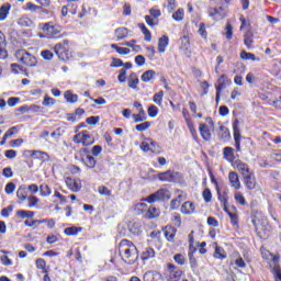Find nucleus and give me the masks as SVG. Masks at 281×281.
<instances>
[{"label":"nucleus","instance_id":"obj_46","mask_svg":"<svg viewBox=\"0 0 281 281\" xmlns=\"http://www.w3.org/2000/svg\"><path fill=\"white\" fill-rule=\"evenodd\" d=\"M155 104H158V106H161V102H164V90H160L156 94H154L153 98Z\"/></svg>","mask_w":281,"mask_h":281},{"label":"nucleus","instance_id":"obj_48","mask_svg":"<svg viewBox=\"0 0 281 281\" xmlns=\"http://www.w3.org/2000/svg\"><path fill=\"white\" fill-rule=\"evenodd\" d=\"M235 201L239 203V205H247V200H245V195L240 192H235Z\"/></svg>","mask_w":281,"mask_h":281},{"label":"nucleus","instance_id":"obj_13","mask_svg":"<svg viewBox=\"0 0 281 281\" xmlns=\"http://www.w3.org/2000/svg\"><path fill=\"white\" fill-rule=\"evenodd\" d=\"M194 210H195L194 203L190 201L184 202L180 207V212L188 216H190L191 214H194Z\"/></svg>","mask_w":281,"mask_h":281},{"label":"nucleus","instance_id":"obj_47","mask_svg":"<svg viewBox=\"0 0 281 281\" xmlns=\"http://www.w3.org/2000/svg\"><path fill=\"white\" fill-rule=\"evenodd\" d=\"M188 256H189L191 269H196L199 267V263L196 261V258H194V251L192 250L189 251Z\"/></svg>","mask_w":281,"mask_h":281},{"label":"nucleus","instance_id":"obj_14","mask_svg":"<svg viewBox=\"0 0 281 281\" xmlns=\"http://www.w3.org/2000/svg\"><path fill=\"white\" fill-rule=\"evenodd\" d=\"M199 128H200L201 137L205 142H210V139H212V132L210 131V127L206 124H200Z\"/></svg>","mask_w":281,"mask_h":281},{"label":"nucleus","instance_id":"obj_44","mask_svg":"<svg viewBox=\"0 0 281 281\" xmlns=\"http://www.w3.org/2000/svg\"><path fill=\"white\" fill-rule=\"evenodd\" d=\"M180 47L184 52H188V49H190V37L188 35H184L183 37H181V45H180Z\"/></svg>","mask_w":281,"mask_h":281},{"label":"nucleus","instance_id":"obj_15","mask_svg":"<svg viewBox=\"0 0 281 281\" xmlns=\"http://www.w3.org/2000/svg\"><path fill=\"white\" fill-rule=\"evenodd\" d=\"M244 183L248 190H256V176L250 173L244 177Z\"/></svg>","mask_w":281,"mask_h":281},{"label":"nucleus","instance_id":"obj_56","mask_svg":"<svg viewBox=\"0 0 281 281\" xmlns=\"http://www.w3.org/2000/svg\"><path fill=\"white\" fill-rule=\"evenodd\" d=\"M202 196L205 203H212V191L210 189H205L202 193Z\"/></svg>","mask_w":281,"mask_h":281},{"label":"nucleus","instance_id":"obj_60","mask_svg":"<svg viewBox=\"0 0 281 281\" xmlns=\"http://www.w3.org/2000/svg\"><path fill=\"white\" fill-rule=\"evenodd\" d=\"M26 200L29 201V207H35V205H38L40 200L34 195L27 196Z\"/></svg>","mask_w":281,"mask_h":281},{"label":"nucleus","instance_id":"obj_43","mask_svg":"<svg viewBox=\"0 0 281 281\" xmlns=\"http://www.w3.org/2000/svg\"><path fill=\"white\" fill-rule=\"evenodd\" d=\"M234 140L240 142V130L238 128V120L233 123Z\"/></svg>","mask_w":281,"mask_h":281},{"label":"nucleus","instance_id":"obj_8","mask_svg":"<svg viewBox=\"0 0 281 281\" xmlns=\"http://www.w3.org/2000/svg\"><path fill=\"white\" fill-rule=\"evenodd\" d=\"M168 271H169V276H168V281H179L181 280V270H179V268H177V266L169 263L168 265Z\"/></svg>","mask_w":281,"mask_h":281},{"label":"nucleus","instance_id":"obj_2","mask_svg":"<svg viewBox=\"0 0 281 281\" xmlns=\"http://www.w3.org/2000/svg\"><path fill=\"white\" fill-rule=\"evenodd\" d=\"M15 58L19 63L25 65V67H36V65H38V59L36 56L32 55L25 49H18L15 52Z\"/></svg>","mask_w":281,"mask_h":281},{"label":"nucleus","instance_id":"obj_11","mask_svg":"<svg viewBox=\"0 0 281 281\" xmlns=\"http://www.w3.org/2000/svg\"><path fill=\"white\" fill-rule=\"evenodd\" d=\"M228 181L232 186V188H235V190H240V178H238V173L236 171H231L228 173Z\"/></svg>","mask_w":281,"mask_h":281},{"label":"nucleus","instance_id":"obj_6","mask_svg":"<svg viewBox=\"0 0 281 281\" xmlns=\"http://www.w3.org/2000/svg\"><path fill=\"white\" fill-rule=\"evenodd\" d=\"M42 30L44 34H46V38H54V36L60 34L61 31L60 26L54 25L52 22L45 23Z\"/></svg>","mask_w":281,"mask_h":281},{"label":"nucleus","instance_id":"obj_58","mask_svg":"<svg viewBox=\"0 0 281 281\" xmlns=\"http://www.w3.org/2000/svg\"><path fill=\"white\" fill-rule=\"evenodd\" d=\"M173 260L175 262H177V265H181V266L186 265V257L181 254H176L173 256Z\"/></svg>","mask_w":281,"mask_h":281},{"label":"nucleus","instance_id":"obj_28","mask_svg":"<svg viewBox=\"0 0 281 281\" xmlns=\"http://www.w3.org/2000/svg\"><path fill=\"white\" fill-rule=\"evenodd\" d=\"M142 260H150V258H155V249L151 247H147L140 255Z\"/></svg>","mask_w":281,"mask_h":281},{"label":"nucleus","instance_id":"obj_10","mask_svg":"<svg viewBox=\"0 0 281 281\" xmlns=\"http://www.w3.org/2000/svg\"><path fill=\"white\" fill-rule=\"evenodd\" d=\"M66 184L71 192H80V190H82V182L80 179H68L66 180Z\"/></svg>","mask_w":281,"mask_h":281},{"label":"nucleus","instance_id":"obj_36","mask_svg":"<svg viewBox=\"0 0 281 281\" xmlns=\"http://www.w3.org/2000/svg\"><path fill=\"white\" fill-rule=\"evenodd\" d=\"M19 218H34V211L20 210L16 212Z\"/></svg>","mask_w":281,"mask_h":281},{"label":"nucleus","instance_id":"obj_35","mask_svg":"<svg viewBox=\"0 0 281 281\" xmlns=\"http://www.w3.org/2000/svg\"><path fill=\"white\" fill-rule=\"evenodd\" d=\"M223 155H224V159H226V161H234V148L225 147Z\"/></svg>","mask_w":281,"mask_h":281},{"label":"nucleus","instance_id":"obj_9","mask_svg":"<svg viewBox=\"0 0 281 281\" xmlns=\"http://www.w3.org/2000/svg\"><path fill=\"white\" fill-rule=\"evenodd\" d=\"M209 16L214 19V21H222V19H225L226 13L223 8H210L209 9Z\"/></svg>","mask_w":281,"mask_h":281},{"label":"nucleus","instance_id":"obj_52","mask_svg":"<svg viewBox=\"0 0 281 281\" xmlns=\"http://www.w3.org/2000/svg\"><path fill=\"white\" fill-rule=\"evenodd\" d=\"M98 192L99 194H101L102 196H112V192L111 190H109V188L104 187V186H100L98 188Z\"/></svg>","mask_w":281,"mask_h":281},{"label":"nucleus","instance_id":"obj_16","mask_svg":"<svg viewBox=\"0 0 281 281\" xmlns=\"http://www.w3.org/2000/svg\"><path fill=\"white\" fill-rule=\"evenodd\" d=\"M244 45H246L247 49H254V32L247 31L244 35Z\"/></svg>","mask_w":281,"mask_h":281},{"label":"nucleus","instance_id":"obj_63","mask_svg":"<svg viewBox=\"0 0 281 281\" xmlns=\"http://www.w3.org/2000/svg\"><path fill=\"white\" fill-rule=\"evenodd\" d=\"M172 19H175V21H183V9H178V10L172 14Z\"/></svg>","mask_w":281,"mask_h":281},{"label":"nucleus","instance_id":"obj_42","mask_svg":"<svg viewBox=\"0 0 281 281\" xmlns=\"http://www.w3.org/2000/svg\"><path fill=\"white\" fill-rule=\"evenodd\" d=\"M128 232H131V234H139V223L137 222H130L128 225Z\"/></svg>","mask_w":281,"mask_h":281},{"label":"nucleus","instance_id":"obj_24","mask_svg":"<svg viewBox=\"0 0 281 281\" xmlns=\"http://www.w3.org/2000/svg\"><path fill=\"white\" fill-rule=\"evenodd\" d=\"M159 214H160L159 209L150 205L148 207L147 212L145 213V217L146 218H157V217H159Z\"/></svg>","mask_w":281,"mask_h":281},{"label":"nucleus","instance_id":"obj_55","mask_svg":"<svg viewBox=\"0 0 281 281\" xmlns=\"http://www.w3.org/2000/svg\"><path fill=\"white\" fill-rule=\"evenodd\" d=\"M42 104L43 106H54V104H56V99L45 95Z\"/></svg>","mask_w":281,"mask_h":281},{"label":"nucleus","instance_id":"obj_32","mask_svg":"<svg viewBox=\"0 0 281 281\" xmlns=\"http://www.w3.org/2000/svg\"><path fill=\"white\" fill-rule=\"evenodd\" d=\"M175 236H177V228H169L165 231V237L168 243H175Z\"/></svg>","mask_w":281,"mask_h":281},{"label":"nucleus","instance_id":"obj_29","mask_svg":"<svg viewBox=\"0 0 281 281\" xmlns=\"http://www.w3.org/2000/svg\"><path fill=\"white\" fill-rule=\"evenodd\" d=\"M64 98L65 100L69 103V104H74L76 102H78V94H74L71 92V90H67L65 93H64Z\"/></svg>","mask_w":281,"mask_h":281},{"label":"nucleus","instance_id":"obj_26","mask_svg":"<svg viewBox=\"0 0 281 281\" xmlns=\"http://www.w3.org/2000/svg\"><path fill=\"white\" fill-rule=\"evenodd\" d=\"M82 162L87 168L93 169L95 168L97 160L93 156L87 155L85 158H82Z\"/></svg>","mask_w":281,"mask_h":281},{"label":"nucleus","instance_id":"obj_5","mask_svg":"<svg viewBox=\"0 0 281 281\" xmlns=\"http://www.w3.org/2000/svg\"><path fill=\"white\" fill-rule=\"evenodd\" d=\"M159 181H166L168 183H177L181 179V173L172 170L158 173Z\"/></svg>","mask_w":281,"mask_h":281},{"label":"nucleus","instance_id":"obj_37","mask_svg":"<svg viewBox=\"0 0 281 281\" xmlns=\"http://www.w3.org/2000/svg\"><path fill=\"white\" fill-rule=\"evenodd\" d=\"M214 258H217L220 260H225V258H227V255H225V249L216 246L215 251H214Z\"/></svg>","mask_w":281,"mask_h":281},{"label":"nucleus","instance_id":"obj_38","mask_svg":"<svg viewBox=\"0 0 281 281\" xmlns=\"http://www.w3.org/2000/svg\"><path fill=\"white\" fill-rule=\"evenodd\" d=\"M78 232H82L81 227H76V226H71V227H67L65 228L64 233L66 234V236H76L78 235Z\"/></svg>","mask_w":281,"mask_h":281},{"label":"nucleus","instance_id":"obj_45","mask_svg":"<svg viewBox=\"0 0 281 281\" xmlns=\"http://www.w3.org/2000/svg\"><path fill=\"white\" fill-rule=\"evenodd\" d=\"M40 193H41V196H49V194H52V189L47 184H41Z\"/></svg>","mask_w":281,"mask_h":281},{"label":"nucleus","instance_id":"obj_7","mask_svg":"<svg viewBox=\"0 0 281 281\" xmlns=\"http://www.w3.org/2000/svg\"><path fill=\"white\" fill-rule=\"evenodd\" d=\"M235 168L238 170L239 173H241L243 179H245V177H248L249 175L254 173V171H251V169H249V165H247L243 160H236Z\"/></svg>","mask_w":281,"mask_h":281},{"label":"nucleus","instance_id":"obj_49","mask_svg":"<svg viewBox=\"0 0 281 281\" xmlns=\"http://www.w3.org/2000/svg\"><path fill=\"white\" fill-rule=\"evenodd\" d=\"M19 25H22L23 27H31L32 25V19L27 18V16H22L19 20Z\"/></svg>","mask_w":281,"mask_h":281},{"label":"nucleus","instance_id":"obj_54","mask_svg":"<svg viewBox=\"0 0 281 281\" xmlns=\"http://www.w3.org/2000/svg\"><path fill=\"white\" fill-rule=\"evenodd\" d=\"M135 128L138 131V133L148 131V128H150V122H144V123L137 124Z\"/></svg>","mask_w":281,"mask_h":281},{"label":"nucleus","instance_id":"obj_19","mask_svg":"<svg viewBox=\"0 0 281 281\" xmlns=\"http://www.w3.org/2000/svg\"><path fill=\"white\" fill-rule=\"evenodd\" d=\"M12 5L10 3H4L0 8V21H5L8 19V14H10Z\"/></svg>","mask_w":281,"mask_h":281},{"label":"nucleus","instance_id":"obj_53","mask_svg":"<svg viewBox=\"0 0 281 281\" xmlns=\"http://www.w3.org/2000/svg\"><path fill=\"white\" fill-rule=\"evenodd\" d=\"M147 113L149 117H157L159 113V108H157L156 105H150L147 110Z\"/></svg>","mask_w":281,"mask_h":281},{"label":"nucleus","instance_id":"obj_40","mask_svg":"<svg viewBox=\"0 0 281 281\" xmlns=\"http://www.w3.org/2000/svg\"><path fill=\"white\" fill-rule=\"evenodd\" d=\"M138 26L140 27V30L145 36V41H147V43H150V41L153 40V35L150 34V31L147 30L145 24H138Z\"/></svg>","mask_w":281,"mask_h":281},{"label":"nucleus","instance_id":"obj_1","mask_svg":"<svg viewBox=\"0 0 281 281\" xmlns=\"http://www.w3.org/2000/svg\"><path fill=\"white\" fill-rule=\"evenodd\" d=\"M119 254L121 260L126 265H135L139 258V251L137 250V246L133 244V241L128 239H122L119 244Z\"/></svg>","mask_w":281,"mask_h":281},{"label":"nucleus","instance_id":"obj_62","mask_svg":"<svg viewBox=\"0 0 281 281\" xmlns=\"http://www.w3.org/2000/svg\"><path fill=\"white\" fill-rule=\"evenodd\" d=\"M14 211V206L9 205L8 207H4L1 210V216H3V218H8V216H10V212Z\"/></svg>","mask_w":281,"mask_h":281},{"label":"nucleus","instance_id":"obj_64","mask_svg":"<svg viewBox=\"0 0 281 281\" xmlns=\"http://www.w3.org/2000/svg\"><path fill=\"white\" fill-rule=\"evenodd\" d=\"M117 80L119 82H126V69L122 68L119 70Z\"/></svg>","mask_w":281,"mask_h":281},{"label":"nucleus","instance_id":"obj_4","mask_svg":"<svg viewBox=\"0 0 281 281\" xmlns=\"http://www.w3.org/2000/svg\"><path fill=\"white\" fill-rule=\"evenodd\" d=\"M171 196L172 195L168 189H159L147 198V202L155 203L156 201H166V199L169 200Z\"/></svg>","mask_w":281,"mask_h":281},{"label":"nucleus","instance_id":"obj_20","mask_svg":"<svg viewBox=\"0 0 281 281\" xmlns=\"http://www.w3.org/2000/svg\"><path fill=\"white\" fill-rule=\"evenodd\" d=\"M32 156L35 157V159H40L41 161H49V154L41 150H32Z\"/></svg>","mask_w":281,"mask_h":281},{"label":"nucleus","instance_id":"obj_33","mask_svg":"<svg viewBox=\"0 0 281 281\" xmlns=\"http://www.w3.org/2000/svg\"><path fill=\"white\" fill-rule=\"evenodd\" d=\"M217 196L218 201L222 203L224 212H227V193H221V191L217 189Z\"/></svg>","mask_w":281,"mask_h":281},{"label":"nucleus","instance_id":"obj_39","mask_svg":"<svg viewBox=\"0 0 281 281\" xmlns=\"http://www.w3.org/2000/svg\"><path fill=\"white\" fill-rule=\"evenodd\" d=\"M111 48L115 49L117 52V54H121L122 56H126V55L131 54L130 48L120 47V46H117V44H111Z\"/></svg>","mask_w":281,"mask_h":281},{"label":"nucleus","instance_id":"obj_3","mask_svg":"<svg viewBox=\"0 0 281 281\" xmlns=\"http://www.w3.org/2000/svg\"><path fill=\"white\" fill-rule=\"evenodd\" d=\"M66 45H69L67 40L64 43L56 44L54 47V52L60 60H69V48Z\"/></svg>","mask_w":281,"mask_h":281},{"label":"nucleus","instance_id":"obj_50","mask_svg":"<svg viewBox=\"0 0 281 281\" xmlns=\"http://www.w3.org/2000/svg\"><path fill=\"white\" fill-rule=\"evenodd\" d=\"M234 27L229 22H227L226 27H225V36L228 41H232V36H234L233 32Z\"/></svg>","mask_w":281,"mask_h":281},{"label":"nucleus","instance_id":"obj_57","mask_svg":"<svg viewBox=\"0 0 281 281\" xmlns=\"http://www.w3.org/2000/svg\"><path fill=\"white\" fill-rule=\"evenodd\" d=\"M35 265L37 269H42L43 273H47V270H45V267L47 266V263L45 262V259H37L35 261Z\"/></svg>","mask_w":281,"mask_h":281},{"label":"nucleus","instance_id":"obj_59","mask_svg":"<svg viewBox=\"0 0 281 281\" xmlns=\"http://www.w3.org/2000/svg\"><path fill=\"white\" fill-rule=\"evenodd\" d=\"M271 273H273L276 281H281V270L279 266H274L271 270Z\"/></svg>","mask_w":281,"mask_h":281},{"label":"nucleus","instance_id":"obj_22","mask_svg":"<svg viewBox=\"0 0 281 281\" xmlns=\"http://www.w3.org/2000/svg\"><path fill=\"white\" fill-rule=\"evenodd\" d=\"M82 137V146H92V144H95V138L89 135L88 131H83Z\"/></svg>","mask_w":281,"mask_h":281},{"label":"nucleus","instance_id":"obj_21","mask_svg":"<svg viewBox=\"0 0 281 281\" xmlns=\"http://www.w3.org/2000/svg\"><path fill=\"white\" fill-rule=\"evenodd\" d=\"M161 276V273L157 271H147L143 276V281H156Z\"/></svg>","mask_w":281,"mask_h":281},{"label":"nucleus","instance_id":"obj_27","mask_svg":"<svg viewBox=\"0 0 281 281\" xmlns=\"http://www.w3.org/2000/svg\"><path fill=\"white\" fill-rule=\"evenodd\" d=\"M218 137H220V139H223L224 142H227V139H231L232 134L229 133V128L222 125L220 127Z\"/></svg>","mask_w":281,"mask_h":281},{"label":"nucleus","instance_id":"obj_23","mask_svg":"<svg viewBox=\"0 0 281 281\" xmlns=\"http://www.w3.org/2000/svg\"><path fill=\"white\" fill-rule=\"evenodd\" d=\"M114 36H116L117 41H122L128 36V29L119 27L114 31Z\"/></svg>","mask_w":281,"mask_h":281},{"label":"nucleus","instance_id":"obj_17","mask_svg":"<svg viewBox=\"0 0 281 281\" xmlns=\"http://www.w3.org/2000/svg\"><path fill=\"white\" fill-rule=\"evenodd\" d=\"M170 42V40L168 38V35H162L159 40H158V52L160 54H164V52H166V48L168 47V43Z\"/></svg>","mask_w":281,"mask_h":281},{"label":"nucleus","instance_id":"obj_18","mask_svg":"<svg viewBox=\"0 0 281 281\" xmlns=\"http://www.w3.org/2000/svg\"><path fill=\"white\" fill-rule=\"evenodd\" d=\"M139 85V77L135 72H132L127 79V86L130 89H137V86Z\"/></svg>","mask_w":281,"mask_h":281},{"label":"nucleus","instance_id":"obj_41","mask_svg":"<svg viewBox=\"0 0 281 281\" xmlns=\"http://www.w3.org/2000/svg\"><path fill=\"white\" fill-rule=\"evenodd\" d=\"M147 142H149L150 144L151 153H154L155 155H159V153H161V148L155 140H153L151 138H147Z\"/></svg>","mask_w":281,"mask_h":281},{"label":"nucleus","instance_id":"obj_25","mask_svg":"<svg viewBox=\"0 0 281 281\" xmlns=\"http://www.w3.org/2000/svg\"><path fill=\"white\" fill-rule=\"evenodd\" d=\"M227 76L222 75L218 79H217V85L215 86L216 91H223V89H225L227 87Z\"/></svg>","mask_w":281,"mask_h":281},{"label":"nucleus","instance_id":"obj_61","mask_svg":"<svg viewBox=\"0 0 281 281\" xmlns=\"http://www.w3.org/2000/svg\"><path fill=\"white\" fill-rule=\"evenodd\" d=\"M14 190H16V184H14L13 182L7 183V186L4 188L5 194H12L14 192Z\"/></svg>","mask_w":281,"mask_h":281},{"label":"nucleus","instance_id":"obj_30","mask_svg":"<svg viewBox=\"0 0 281 281\" xmlns=\"http://www.w3.org/2000/svg\"><path fill=\"white\" fill-rule=\"evenodd\" d=\"M239 56L241 60H257L258 63L260 60V57H256L254 53H247V50H241Z\"/></svg>","mask_w":281,"mask_h":281},{"label":"nucleus","instance_id":"obj_34","mask_svg":"<svg viewBox=\"0 0 281 281\" xmlns=\"http://www.w3.org/2000/svg\"><path fill=\"white\" fill-rule=\"evenodd\" d=\"M16 196L20 199V201H26L27 200V191L25 186H20L16 191Z\"/></svg>","mask_w":281,"mask_h":281},{"label":"nucleus","instance_id":"obj_12","mask_svg":"<svg viewBox=\"0 0 281 281\" xmlns=\"http://www.w3.org/2000/svg\"><path fill=\"white\" fill-rule=\"evenodd\" d=\"M8 58V50L5 49V35L0 31V60Z\"/></svg>","mask_w":281,"mask_h":281},{"label":"nucleus","instance_id":"obj_31","mask_svg":"<svg viewBox=\"0 0 281 281\" xmlns=\"http://www.w3.org/2000/svg\"><path fill=\"white\" fill-rule=\"evenodd\" d=\"M156 75H157V74L155 72V70H146V71L142 75L140 80H142L143 82H150V81L155 78Z\"/></svg>","mask_w":281,"mask_h":281},{"label":"nucleus","instance_id":"obj_51","mask_svg":"<svg viewBox=\"0 0 281 281\" xmlns=\"http://www.w3.org/2000/svg\"><path fill=\"white\" fill-rule=\"evenodd\" d=\"M171 222L173 223L175 227H181V214L179 213H173Z\"/></svg>","mask_w":281,"mask_h":281}]
</instances>
